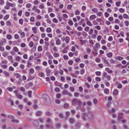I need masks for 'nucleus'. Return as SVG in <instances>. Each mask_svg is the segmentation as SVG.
<instances>
[{
	"label": "nucleus",
	"mask_w": 129,
	"mask_h": 129,
	"mask_svg": "<svg viewBox=\"0 0 129 129\" xmlns=\"http://www.w3.org/2000/svg\"><path fill=\"white\" fill-rule=\"evenodd\" d=\"M47 31L48 33H50L51 31V29L50 27H48L47 28Z\"/></svg>",
	"instance_id": "nucleus-41"
},
{
	"label": "nucleus",
	"mask_w": 129,
	"mask_h": 129,
	"mask_svg": "<svg viewBox=\"0 0 129 129\" xmlns=\"http://www.w3.org/2000/svg\"><path fill=\"white\" fill-rule=\"evenodd\" d=\"M11 122L12 123H18V122H19V121L18 120L15 119L14 120H11Z\"/></svg>",
	"instance_id": "nucleus-22"
},
{
	"label": "nucleus",
	"mask_w": 129,
	"mask_h": 129,
	"mask_svg": "<svg viewBox=\"0 0 129 129\" xmlns=\"http://www.w3.org/2000/svg\"><path fill=\"white\" fill-rule=\"evenodd\" d=\"M42 50V49L41 46H40L38 47V51H41Z\"/></svg>",
	"instance_id": "nucleus-27"
},
{
	"label": "nucleus",
	"mask_w": 129,
	"mask_h": 129,
	"mask_svg": "<svg viewBox=\"0 0 129 129\" xmlns=\"http://www.w3.org/2000/svg\"><path fill=\"white\" fill-rule=\"evenodd\" d=\"M104 92L106 94H108L109 93V90L108 89L106 88L105 89Z\"/></svg>",
	"instance_id": "nucleus-19"
},
{
	"label": "nucleus",
	"mask_w": 129,
	"mask_h": 129,
	"mask_svg": "<svg viewBox=\"0 0 129 129\" xmlns=\"http://www.w3.org/2000/svg\"><path fill=\"white\" fill-rule=\"evenodd\" d=\"M95 80L97 81L100 82L101 81V79L100 77H97L95 78Z\"/></svg>",
	"instance_id": "nucleus-38"
},
{
	"label": "nucleus",
	"mask_w": 129,
	"mask_h": 129,
	"mask_svg": "<svg viewBox=\"0 0 129 129\" xmlns=\"http://www.w3.org/2000/svg\"><path fill=\"white\" fill-rule=\"evenodd\" d=\"M70 90L72 92H74V88L73 87H70Z\"/></svg>",
	"instance_id": "nucleus-55"
},
{
	"label": "nucleus",
	"mask_w": 129,
	"mask_h": 129,
	"mask_svg": "<svg viewBox=\"0 0 129 129\" xmlns=\"http://www.w3.org/2000/svg\"><path fill=\"white\" fill-rule=\"evenodd\" d=\"M78 102V105L79 106H81L82 104V102L80 100H79Z\"/></svg>",
	"instance_id": "nucleus-23"
},
{
	"label": "nucleus",
	"mask_w": 129,
	"mask_h": 129,
	"mask_svg": "<svg viewBox=\"0 0 129 129\" xmlns=\"http://www.w3.org/2000/svg\"><path fill=\"white\" fill-rule=\"evenodd\" d=\"M46 119V122L48 123V124H50L52 123L51 119L50 118H47Z\"/></svg>",
	"instance_id": "nucleus-4"
},
{
	"label": "nucleus",
	"mask_w": 129,
	"mask_h": 129,
	"mask_svg": "<svg viewBox=\"0 0 129 129\" xmlns=\"http://www.w3.org/2000/svg\"><path fill=\"white\" fill-rule=\"evenodd\" d=\"M59 117L61 119H62L64 117L63 115L61 113H60L59 114Z\"/></svg>",
	"instance_id": "nucleus-32"
},
{
	"label": "nucleus",
	"mask_w": 129,
	"mask_h": 129,
	"mask_svg": "<svg viewBox=\"0 0 129 129\" xmlns=\"http://www.w3.org/2000/svg\"><path fill=\"white\" fill-rule=\"evenodd\" d=\"M15 60L18 61H19L20 60V58L19 56H18L16 57L15 59Z\"/></svg>",
	"instance_id": "nucleus-49"
},
{
	"label": "nucleus",
	"mask_w": 129,
	"mask_h": 129,
	"mask_svg": "<svg viewBox=\"0 0 129 129\" xmlns=\"http://www.w3.org/2000/svg\"><path fill=\"white\" fill-rule=\"evenodd\" d=\"M42 114V113L41 111H39L36 112V115L37 116H39L41 115Z\"/></svg>",
	"instance_id": "nucleus-2"
},
{
	"label": "nucleus",
	"mask_w": 129,
	"mask_h": 129,
	"mask_svg": "<svg viewBox=\"0 0 129 129\" xmlns=\"http://www.w3.org/2000/svg\"><path fill=\"white\" fill-rule=\"evenodd\" d=\"M112 104V103L110 101H109L108 103L106 105V107L107 108H109L110 107V106Z\"/></svg>",
	"instance_id": "nucleus-11"
},
{
	"label": "nucleus",
	"mask_w": 129,
	"mask_h": 129,
	"mask_svg": "<svg viewBox=\"0 0 129 129\" xmlns=\"http://www.w3.org/2000/svg\"><path fill=\"white\" fill-rule=\"evenodd\" d=\"M96 17V16L95 15H92L90 16V18L91 19H95Z\"/></svg>",
	"instance_id": "nucleus-16"
},
{
	"label": "nucleus",
	"mask_w": 129,
	"mask_h": 129,
	"mask_svg": "<svg viewBox=\"0 0 129 129\" xmlns=\"http://www.w3.org/2000/svg\"><path fill=\"white\" fill-rule=\"evenodd\" d=\"M31 94L32 91L31 90L29 91L28 92V95L30 98H31L32 96Z\"/></svg>",
	"instance_id": "nucleus-15"
},
{
	"label": "nucleus",
	"mask_w": 129,
	"mask_h": 129,
	"mask_svg": "<svg viewBox=\"0 0 129 129\" xmlns=\"http://www.w3.org/2000/svg\"><path fill=\"white\" fill-rule=\"evenodd\" d=\"M9 16L8 15H6L4 18V20H7L9 18Z\"/></svg>",
	"instance_id": "nucleus-33"
},
{
	"label": "nucleus",
	"mask_w": 129,
	"mask_h": 129,
	"mask_svg": "<svg viewBox=\"0 0 129 129\" xmlns=\"http://www.w3.org/2000/svg\"><path fill=\"white\" fill-rule=\"evenodd\" d=\"M7 38L8 40H10L12 38V36L11 35L8 34L7 35Z\"/></svg>",
	"instance_id": "nucleus-24"
},
{
	"label": "nucleus",
	"mask_w": 129,
	"mask_h": 129,
	"mask_svg": "<svg viewBox=\"0 0 129 129\" xmlns=\"http://www.w3.org/2000/svg\"><path fill=\"white\" fill-rule=\"evenodd\" d=\"M34 45V43H33L32 42H30L29 43V46L30 47H32Z\"/></svg>",
	"instance_id": "nucleus-52"
},
{
	"label": "nucleus",
	"mask_w": 129,
	"mask_h": 129,
	"mask_svg": "<svg viewBox=\"0 0 129 129\" xmlns=\"http://www.w3.org/2000/svg\"><path fill=\"white\" fill-rule=\"evenodd\" d=\"M39 76L41 77H43L44 76V74L42 72H39Z\"/></svg>",
	"instance_id": "nucleus-60"
},
{
	"label": "nucleus",
	"mask_w": 129,
	"mask_h": 129,
	"mask_svg": "<svg viewBox=\"0 0 129 129\" xmlns=\"http://www.w3.org/2000/svg\"><path fill=\"white\" fill-rule=\"evenodd\" d=\"M80 13L79 11L78 10H77L75 12V14L76 15H79Z\"/></svg>",
	"instance_id": "nucleus-61"
},
{
	"label": "nucleus",
	"mask_w": 129,
	"mask_h": 129,
	"mask_svg": "<svg viewBox=\"0 0 129 129\" xmlns=\"http://www.w3.org/2000/svg\"><path fill=\"white\" fill-rule=\"evenodd\" d=\"M70 39V38L69 37L66 36V38L64 39V40L67 43H68L69 42Z\"/></svg>",
	"instance_id": "nucleus-10"
},
{
	"label": "nucleus",
	"mask_w": 129,
	"mask_h": 129,
	"mask_svg": "<svg viewBox=\"0 0 129 129\" xmlns=\"http://www.w3.org/2000/svg\"><path fill=\"white\" fill-rule=\"evenodd\" d=\"M60 43V40L58 39L56 41V44L57 45H59Z\"/></svg>",
	"instance_id": "nucleus-21"
},
{
	"label": "nucleus",
	"mask_w": 129,
	"mask_h": 129,
	"mask_svg": "<svg viewBox=\"0 0 129 129\" xmlns=\"http://www.w3.org/2000/svg\"><path fill=\"white\" fill-rule=\"evenodd\" d=\"M83 115L82 117V119L86 121V119L85 117V116L84 115L85 113H83Z\"/></svg>",
	"instance_id": "nucleus-44"
},
{
	"label": "nucleus",
	"mask_w": 129,
	"mask_h": 129,
	"mask_svg": "<svg viewBox=\"0 0 129 129\" xmlns=\"http://www.w3.org/2000/svg\"><path fill=\"white\" fill-rule=\"evenodd\" d=\"M84 69H82L80 71V74L81 75H83L84 73Z\"/></svg>",
	"instance_id": "nucleus-43"
},
{
	"label": "nucleus",
	"mask_w": 129,
	"mask_h": 129,
	"mask_svg": "<svg viewBox=\"0 0 129 129\" xmlns=\"http://www.w3.org/2000/svg\"><path fill=\"white\" fill-rule=\"evenodd\" d=\"M6 24L7 25L10 26L11 25V23L8 20L7 21Z\"/></svg>",
	"instance_id": "nucleus-40"
},
{
	"label": "nucleus",
	"mask_w": 129,
	"mask_h": 129,
	"mask_svg": "<svg viewBox=\"0 0 129 129\" xmlns=\"http://www.w3.org/2000/svg\"><path fill=\"white\" fill-rule=\"evenodd\" d=\"M3 73L7 76H9V73L7 72L6 71H4Z\"/></svg>",
	"instance_id": "nucleus-18"
},
{
	"label": "nucleus",
	"mask_w": 129,
	"mask_h": 129,
	"mask_svg": "<svg viewBox=\"0 0 129 129\" xmlns=\"http://www.w3.org/2000/svg\"><path fill=\"white\" fill-rule=\"evenodd\" d=\"M71 112L72 114H74L75 112L76 111L72 109L71 111Z\"/></svg>",
	"instance_id": "nucleus-63"
},
{
	"label": "nucleus",
	"mask_w": 129,
	"mask_h": 129,
	"mask_svg": "<svg viewBox=\"0 0 129 129\" xmlns=\"http://www.w3.org/2000/svg\"><path fill=\"white\" fill-rule=\"evenodd\" d=\"M69 121L70 123H73L74 122L75 120L74 118H70L69 119Z\"/></svg>",
	"instance_id": "nucleus-8"
},
{
	"label": "nucleus",
	"mask_w": 129,
	"mask_h": 129,
	"mask_svg": "<svg viewBox=\"0 0 129 129\" xmlns=\"http://www.w3.org/2000/svg\"><path fill=\"white\" fill-rule=\"evenodd\" d=\"M77 101L78 100L76 99H74L73 100H72V105H74L76 104L77 102Z\"/></svg>",
	"instance_id": "nucleus-6"
},
{
	"label": "nucleus",
	"mask_w": 129,
	"mask_h": 129,
	"mask_svg": "<svg viewBox=\"0 0 129 129\" xmlns=\"http://www.w3.org/2000/svg\"><path fill=\"white\" fill-rule=\"evenodd\" d=\"M62 93L63 94L68 95L70 97L72 96V94L70 93L69 91L66 90H64L62 91Z\"/></svg>",
	"instance_id": "nucleus-1"
},
{
	"label": "nucleus",
	"mask_w": 129,
	"mask_h": 129,
	"mask_svg": "<svg viewBox=\"0 0 129 129\" xmlns=\"http://www.w3.org/2000/svg\"><path fill=\"white\" fill-rule=\"evenodd\" d=\"M38 120H39L41 123H43L44 122V119L43 118H40Z\"/></svg>",
	"instance_id": "nucleus-45"
},
{
	"label": "nucleus",
	"mask_w": 129,
	"mask_h": 129,
	"mask_svg": "<svg viewBox=\"0 0 129 129\" xmlns=\"http://www.w3.org/2000/svg\"><path fill=\"white\" fill-rule=\"evenodd\" d=\"M91 11L94 12H97L98 11V9L96 8H93Z\"/></svg>",
	"instance_id": "nucleus-17"
},
{
	"label": "nucleus",
	"mask_w": 129,
	"mask_h": 129,
	"mask_svg": "<svg viewBox=\"0 0 129 129\" xmlns=\"http://www.w3.org/2000/svg\"><path fill=\"white\" fill-rule=\"evenodd\" d=\"M60 83L58 82V81H55L54 84L56 86H58Z\"/></svg>",
	"instance_id": "nucleus-47"
},
{
	"label": "nucleus",
	"mask_w": 129,
	"mask_h": 129,
	"mask_svg": "<svg viewBox=\"0 0 129 129\" xmlns=\"http://www.w3.org/2000/svg\"><path fill=\"white\" fill-rule=\"evenodd\" d=\"M37 43H35L34 44V46L33 47L32 50H33L34 51H35L36 50V46L37 45Z\"/></svg>",
	"instance_id": "nucleus-26"
},
{
	"label": "nucleus",
	"mask_w": 129,
	"mask_h": 129,
	"mask_svg": "<svg viewBox=\"0 0 129 129\" xmlns=\"http://www.w3.org/2000/svg\"><path fill=\"white\" fill-rule=\"evenodd\" d=\"M33 83L32 82H29L26 85V86L28 85V87H29V86H33Z\"/></svg>",
	"instance_id": "nucleus-36"
},
{
	"label": "nucleus",
	"mask_w": 129,
	"mask_h": 129,
	"mask_svg": "<svg viewBox=\"0 0 129 129\" xmlns=\"http://www.w3.org/2000/svg\"><path fill=\"white\" fill-rule=\"evenodd\" d=\"M45 71L47 73H50L51 72V70L49 69H46L45 70Z\"/></svg>",
	"instance_id": "nucleus-59"
},
{
	"label": "nucleus",
	"mask_w": 129,
	"mask_h": 129,
	"mask_svg": "<svg viewBox=\"0 0 129 129\" xmlns=\"http://www.w3.org/2000/svg\"><path fill=\"white\" fill-rule=\"evenodd\" d=\"M19 22L21 25L23 24V20L22 19H20L19 20Z\"/></svg>",
	"instance_id": "nucleus-48"
},
{
	"label": "nucleus",
	"mask_w": 129,
	"mask_h": 129,
	"mask_svg": "<svg viewBox=\"0 0 129 129\" xmlns=\"http://www.w3.org/2000/svg\"><path fill=\"white\" fill-rule=\"evenodd\" d=\"M124 10L122 8H120L119 9V11L121 13H123L124 12Z\"/></svg>",
	"instance_id": "nucleus-46"
},
{
	"label": "nucleus",
	"mask_w": 129,
	"mask_h": 129,
	"mask_svg": "<svg viewBox=\"0 0 129 129\" xmlns=\"http://www.w3.org/2000/svg\"><path fill=\"white\" fill-rule=\"evenodd\" d=\"M61 94L60 93L57 94H56V96L57 98L58 99L60 98V97Z\"/></svg>",
	"instance_id": "nucleus-31"
},
{
	"label": "nucleus",
	"mask_w": 129,
	"mask_h": 129,
	"mask_svg": "<svg viewBox=\"0 0 129 129\" xmlns=\"http://www.w3.org/2000/svg\"><path fill=\"white\" fill-rule=\"evenodd\" d=\"M98 101L96 99H93V102L95 105L98 104Z\"/></svg>",
	"instance_id": "nucleus-35"
},
{
	"label": "nucleus",
	"mask_w": 129,
	"mask_h": 129,
	"mask_svg": "<svg viewBox=\"0 0 129 129\" xmlns=\"http://www.w3.org/2000/svg\"><path fill=\"white\" fill-rule=\"evenodd\" d=\"M33 124L35 126H38L39 123L38 122V120H35L33 123Z\"/></svg>",
	"instance_id": "nucleus-3"
},
{
	"label": "nucleus",
	"mask_w": 129,
	"mask_h": 129,
	"mask_svg": "<svg viewBox=\"0 0 129 129\" xmlns=\"http://www.w3.org/2000/svg\"><path fill=\"white\" fill-rule=\"evenodd\" d=\"M21 38L24 37L25 36V33L24 32H22L21 34Z\"/></svg>",
	"instance_id": "nucleus-57"
},
{
	"label": "nucleus",
	"mask_w": 129,
	"mask_h": 129,
	"mask_svg": "<svg viewBox=\"0 0 129 129\" xmlns=\"http://www.w3.org/2000/svg\"><path fill=\"white\" fill-rule=\"evenodd\" d=\"M113 55V53L112 52H110L109 53H108L107 54V56L109 58H111Z\"/></svg>",
	"instance_id": "nucleus-12"
},
{
	"label": "nucleus",
	"mask_w": 129,
	"mask_h": 129,
	"mask_svg": "<svg viewBox=\"0 0 129 129\" xmlns=\"http://www.w3.org/2000/svg\"><path fill=\"white\" fill-rule=\"evenodd\" d=\"M29 72L31 74H33L34 72V70L33 68H31L29 70Z\"/></svg>",
	"instance_id": "nucleus-34"
},
{
	"label": "nucleus",
	"mask_w": 129,
	"mask_h": 129,
	"mask_svg": "<svg viewBox=\"0 0 129 129\" xmlns=\"http://www.w3.org/2000/svg\"><path fill=\"white\" fill-rule=\"evenodd\" d=\"M96 75L97 76H99L101 74V72L100 71H97L95 72Z\"/></svg>",
	"instance_id": "nucleus-50"
},
{
	"label": "nucleus",
	"mask_w": 129,
	"mask_h": 129,
	"mask_svg": "<svg viewBox=\"0 0 129 129\" xmlns=\"http://www.w3.org/2000/svg\"><path fill=\"white\" fill-rule=\"evenodd\" d=\"M54 90L56 92H59L60 91V89L58 87H56L55 88Z\"/></svg>",
	"instance_id": "nucleus-42"
},
{
	"label": "nucleus",
	"mask_w": 129,
	"mask_h": 129,
	"mask_svg": "<svg viewBox=\"0 0 129 129\" xmlns=\"http://www.w3.org/2000/svg\"><path fill=\"white\" fill-rule=\"evenodd\" d=\"M118 93V90L117 89H115L114 91L113 92V94H117Z\"/></svg>",
	"instance_id": "nucleus-30"
},
{
	"label": "nucleus",
	"mask_w": 129,
	"mask_h": 129,
	"mask_svg": "<svg viewBox=\"0 0 129 129\" xmlns=\"http://www.w3.org/2000/svg\"><path fill=\"white\" fill-rule=\"evenodd\" d=\"M102 38V36L100 35H99L97 38V39L98 41H100Z\"/></svg>",
	"instance_id": "nucleus-39"
},
{
	"label": "nucleus",
	"mask_w": 129,
	"mask_h": 129,
	"mask_svg": "<svg viewBox=\"0 0 129 129\" xmlns=\"http://www.w3.org/2000/svg\"><path fill=\"white\" fill-rule=\"evenodd\" d=\"M123 58L122 57L120 56H118V57H116V59H118L119 60H122Z\"/></svg>",
	"instance_id": "nucleus-25"
},
{
	"label": "nucleus",
	"mask_w": 129,
	"mask_h": 129,
	"mask_svg": "<svg viewBox=\"0 0 129 129\" xmlns=\"http://www.w3.org/2000/svg\"><path fill=\"white\" fill-rule=\"evenodd\" d=\"M6 5H8L9 6L11 7H13L14 6V4H13L9 3L8 2H7L6 3Z\"/></svg>",
	"instance_id": "nucleus-13"
},
{
	"label": "nucleus",
	"mask_w": 129,
	"mask_h": 129,
	"mask_svg": "<svg viewBox=\"0 0 129 129\" xmlns=\"http://www.w3.org/2000/svg\"><path fill=\"white\" fill-rule=\"evenodd\" d=\"M87 79L88 81L90 82H91V79L90 76H88L87 77Z\"/></svg>",
	"instance_id": "nucleus-62"
},
{
	"label": "nucleus",
	"mask_w": 129,
	"mask_h": 129,
	"mask_svg": "<svg viewBox=\"0 0 129 129\" xmlns=\"http://www.w3.org/2000/svg\"><path fill=\"white\" fill-rule=\"evenodd\" d=\"M14 116L12 115H9L8 116V117L9 118L12 119Z\"/></svg>",
	"instance_id": "nucleus-56"
},
{
	"label": "nucleus",
	"mask_w": 129,
	"mask_h": 129,
	"mask_svg": "<svg viewBox=\"0 0 129 129\" xmlns=\"http://www.w3.org/2000/svg\"><path fill=\"white\" fill-rule=\"evenodd\" d=\"M83 34L82 35L83 36H84L85 37H86L88 35L86 33L85 31H83L82 32Z\"/></svg>",
	"instance_id": "nucleus-51"
},
{
	"label": "nucleus",
	"mask_w": 129,
	"mask_h": 129,
	"mask_svg": "<svg viewBox=\"0 0 129 129\" xmlns=\"http://www.w3.org/2000/svg\"><path fill=\"white\" fill-rule=\"evenodd\" d=\"M45 115L48 116H50L52 115V113H51L49 111H47L45 113Z\"/></svg>",
	"instance_id": "nucleus-14"
},
{
	"label": "nucleus",
	"mask_w": 129,
	"mask_h": 129,
	"mask_svg": "<svg viewBox=\"0 0 129 129\" xmlns=\"http://www.w3.org/2000/svg\"><path fill=\"white\" fill-rule=\"evenodd\" d=\"M61 124L60 123H58L55 124V126L56 128L59 129L61 127Z\"/></svg>",
	"instance_id": "nucleus-5"
},
{
	"label": "nucleus",
	"mask_w": 129,
	"mask_h": 129,
	"mask_svg": "<svg viewBox=\"0 0 129 129\" xmlns=\"http://www.w3.org/2000/svg\"><path fill=\"white\" fill-rule=\"evenodd\" d=\"M73 62V61L72 60H70L68 62V64L70 65H71Z\"/></svg>",
	"instance_id": "nucleus-64"
},
{
	"label": "nucleus",
	"mask_w": 129,
	"mask_h": 129,
	"mask_svg": "<svg viewBox=\"0 0 129 129\" xmlns=\"http://www.w3.org/2000/svg\"><path fill=\"white\" fill-rule=\"evenodd\" d=\"M54 56L55 57H58L59 56V54L55 53L53 54Z\"/></svg>",
	"instance_id": "nucleus-29"
},
{
	"label": "nucleus",
	"mask_w": 129,
	"mask_h": 129,
	"mask_svg": "<svg viewBox=\"0 0 129 129\" xmlns=\"http://www.w3.org/2000/svg\"><path fill=\"white\" fill-rule=\"evenodd\" d=\"M32 30L33 31L34 33L36 34L37 33V28L36 27L32 28Z\"/></svg>",
	"instance_id": "nucleus-20"
},
{
	"label": "nucleus",
	"mask_w": 129,
	"mask_h": 129,
	"mask_svg": "<svg viewBox=\"0 0 129 129\" xmlns=\"http://www.w3.org/2000/svg\"><path fill=\"white\" fill-rule=\"evenodd\" d=\"M81 124L79 122H78L76 124V127L77 128H79L81 126Z\"/></svg>",
	"instance_id": "nucleus-7"
},
{
	"label": "nucleus",
	"mask_w": 129,
	"mask_h": 129,
	"mask_svg": "<svg viewBox=\"0 0 129 129\" xmlns=\"http://www.w3.org/2000/svg\"><path fill=\"white\" fill-rule=\"evenodd\" d=\"M69 105L68 104H65L64 105V108L65 109H67L69 108Z\"/></svg>",
	"instance_id": "nucleus-37"
},
{
	"label": "nucleus",
	"mask_w": 129,
	"mask_h": 129,
	"mask_svg": "<svg viewBox=\"0 0 129 129\" xmlns=\"http://www.w3.org/2000/svg\"><path fill=\"white\" fill-rule=\"evenodd\" d=\"M69 24L71 26H72L73 25V23L72 20H70L68 21Z\"/></svg>",
	"instance_id": "nucleus-28"
},
{
	"label": "nucleus",
	"mask_w": 129,
	"mask_h": 129,
	"mask_svg": "<svg viewBox=\"0 0 129 129\" xmlns=\"http://www.w3.org/2000/svg\"><path fill=\"white\" fill-rule=\"evenodd\" d=\"M105 16L106 17H108L109 16V14L107 12H106L104 13Z\"/></svg>",
	"instance_id": "nucleus-58"
},
{
	"label": "nucleus",
	"mask_w": 129,
	"mask_h": 129,
	"mask_svg": "<svg viewBox=\"0 0 129 129\" xmlns=\"http://www.w3.org/2000/svg\"><path fill=\"white\" fill-rule=\"evenodd\" d=\"M56 32L57 34L60 33H61V31L58 29H56Z\"/></svg>",
	"instance_id": "nucleus-53"
},
{
	"label": "nucleus",
	"mask_w": 129,
	"mask_h": 129,
	"mask_svg": "<svg viewBox=\"0 0 129 129\" xmlns=\"http://www.w3.org/2000/svg\"><path fill=\"white\" fill-rule=\"evenodd\" d=\"M74 53L71 52H70L69 53V55L70 57H72L74 55Z\"/></svg>",
	"instance_id": "nucleus-54"
},
{
	"label": "nucleus",
	"mask_w": 129,
	"mask_h": 129,
	"mask_svg": "<svg viewBox=\"0 0 129 129\" xmlns=\"http://www.w3.org/2000/svg\"><path fill=\"white\" fill-rule=\"evenodd\" d=\"M105 64H107V66L109 67H110V64H109L108 61L106 60H104L103 61Z\"/></svg>",
	"instance_id": "nucleus-9"
}]
</instances>
